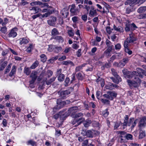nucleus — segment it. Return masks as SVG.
<instances>
[{"mask_svg": "<svg viewBox=\"0 0 146 146\" xmlns=\"http://www.w3.org/2000/svg\"><path fill=\"white\" fill-rule=\"evenodd\" d=\"M60 13L62 17L65 18L68 17L69 15V10L67 8H64L61 11Z\"/></svg>", "mask_w": 146, "mask_h": 146, "instance_id": "nucleus-10", "label": "nucleus"}, {"mask_svg": "<svg viewBox=\"0 0 146 146\" xmlns=\"http://www.w3.org/2000/svg\"><path fill=\"white\" fill-rule=\"evenodd\" d=\"M29 10L32 11L33 13L35 14L41 11V10L38 6H35L29 8Z\"/></svg>", "mask_w": 146, "mask_h": 146, "instance_id": "nucleus-14", "label": "nucleus"}, {"mask_svg": "<svg viewBox=\"0 0 146 146\" xmlns=\"http://www.w3.org/2000/svg\"><path fill=\"white\" fill-rule=\"evenodd\" d=\"M70 81V79L68 77L66 78L64 82L65 84H64L65 86H67L68 85L69 82Z\"/></svg>", "mask_w": 146, "mask_h": 146, "instance_id": "nucleus-56", "label": "nucleus"}, {"mask_svg": "<svg viewBox=\"0 0 146 146\" xmlns=\"http://www.w3.org/2000/svg\"><path fill=\"white\" fill-rule=\"evenodd\" d=\"M82 122H83V124L84 126L85 127H87L89 126L90 124L91 123V121L89 119H87L86 121H83Z\"/></svg>", "mask_w": 146, "mask_h": 146, "instance_id": "nucleus-26", "label": "nucleus"}, {"mask_svg": "<svg viewBox=\"0 0 146 146\" xmlns=\"http://www.w3.org/2000/svg\"><path fill=\"white\" fill-rule=\"evenodd\" d=\"M56 78V77L55 76H53L51 78L49 79L48 80H47L46 82V83L47 85H49L51 84L52 82H54L55 79Z\"/></svg>", "mask_w": 146, "mask_h": 146, "instance_id": "nucleus-31", "label": "nucleus"}, {"mask_svg": "<svg viewBox=\"0 0 146 146\" xmlns=\"http://www.w3.org/2000/svg\"><path fill=\"white\" fill-rule=\"evenodd\" d=\"M77 110L78 107H73L70 108L68 111V114H74L77 111Z\"/></svg>", "mask_w": 146, "mask_h": 146, "instance_id": "nucleus-17", "label": "nucleus"}, {"mask_svg": "<svg viewBox=\"0 0 146 146\" xmlns=\"http://www.w3.org/2000/svg\"><path fill=\"white\" fill-rule=\"evenodd\" d=\"M16 71V67L14 65L12 67V70L9 73V76L12 77L13 75L15 73Z\"/></svg>", "mask_w": 146, "mask_h": 146, "instance_id": "nucleus-25", "label": "nucleus"}, {"mask_svg": "<svg viewBox=\"0 0 146 146\" xmlns=\"http://www.w3.org/2000/svg\"><path fill=\"white\" fill-rule=\"evenodd\" d=\"M133 10V9L131 7H128L126 9V13L127 14H129L130 12H132Z\"/></svg>", "mask_w": 146, "mask_h": 146, "instance_id": "nucleus-50", "label": "nucleus"}, {"mask_svg": "<svg viewBox=\"0 0 146 146\" xmlns=\"http://www.w3.org/2000/svg\"><path fill=\"white\" fill-rule=\"evenodd\" d=\"M137 71H134L130 74L127 73L125 70H123L122 72L124 77L125 78H133L134 81H132L130 80H127V82L128 85L130 86H133L135 87L137 86L138 83L140 84L141 82V80L139 78L138 76L142 78L143 76L141 74L146 76V71L140 68H137Z\"/></svg>", "mask_w": 146, "mask_h": 146, "instance_id": "nucleus-1", "label": "nucleus"}, {"mask_svg": "<svg viewBox=\"0 0 146 146\" xmlns=\"http://www.w3.org/2000/svg\"><path fill=\"white\" fill-rule=\"evenodd\" d=\"M137 0H127L125 2V4H129L130 6H133L135 4H137Z\"/></svg>", "mask_w": 146, "mask_h": 146, "instance_id": "nucleus-16", "label": "nucleus"}, {"mask_svg": "<svg viewBox=\"0 0 146 146\" xmlns=\"http://www.w3.org/2000/svg\"><path fill=\"white\" fill-rule=\"evenodd\" d=\"M53 51L56 53H58L62 50V47L60 46H57L54 45L52 47Z\"/></svg>", "mask_w": 146, "mask_h": 146, "instance_id": "nucleus-18", "label": "nucleus"}, {"mask_svg": "<svg viewBox=\"0 0 146 146\" xmlns=\"http://www.w3.org/2000/svg\"><path fill=\"white\" fill-rule=\"evenodd\" d=\"M129 61L128 58H124L122 60V62L121 63L122 64L123 66H125V64L127 63Z\"/></svg>", "mask_w": 146, "mask_h": 146, "instance_id": "nucleus-46", "label": "nucleus"}, {"mask_svg": "<svg viewBox=\"0 0 146 146\" xmlns=\"http://www.w3.org/2000/svg\"><path fill=\"white\" fill-rule=\"evenodd\" d=\"M132 29L131 23L127 24L126 25V27L125 28V30L126 31L128 32L130 31L132 32L133 31Z\"/></svg>", "mask_w": 146, "mask_h": 146, "instance_id": "nucleus-24", "label": "nucleus"}, {"mask_svg": "<svg viewBox=\"0 0 146 146\" xmlns=\"http://www.w3.org/2000/svg\"><path fill=\"white\" fill-rule=\"evenodd\" d=\"M53 74L52 71L50 70H48L46 72V75H47L48 78L51 77Z\"/></svg>", "mask_w": 146, "mask_h": 146, "instance_id": "nucleus-51", "label": "nucleus"}, {"mask_svg": "<svg viewBox=\"0 0 146 146\" xmlns=\"http://www.w3.org/2000/svg\"><path fill=\"white\" fill-rule=\"evenodd\" d=\"M137 119H136L134 120V118L133 117L130 118L129 120L126 122V125H124L123 126L124 128H125V127H126L127 126H130L131 125V129H133L135 126L137 124Z\"/></svg>", "mask_w": 146, "mask_h": 146, "instance_id": "nucleus-4", "label": "nucleus"}, {"mask_svg": "<svg viewBox=\"0 0 146 146\" xmlns=\"http://www.w3.org/2000/svg\"><path fill=\"white\" fill-rule=\"evenodd\" d=\"M41 14L40 13H38L37 14L34 15L32 16V18L33 19H34L36 18H37V17H40V16H41Z\"/></svg>", "mask_w": 146, "mask_h": 146, "instance_id": "nucleus-64", "label": "nucleus"}, {"mask_svg": "<svg viewBox=\"0 0 146 146\" xmlns=\"http://www.w3.org/2000/svg\"><path fill=\"white\" fill-rule=\"evenodd\" d=\"M84 136H86L88 137L92 138L93 136L92 132L90 130H88L86 131H84L81 133Z\"/></svg>", "mask_w": 146, "mask_h": 146, "instance_id": "nucleus-13", "label": "nucleus"}, {"mask_svg": "<svg viewBox=\"0 0 146 146\" xmlns=\"http://www.w3.org/2000/svg\"><path fill=\"white\" fill-rule=\"evenodd\" d=\"M98 15L96 10L94 9V7L92 6L91 7L89 15L90 17H94Z\"/></svg>", "mask_w": 146, "mask_h": 146, "instance_id": "nucleus-11", "label": "nucleus"}, {"mask_svg": "<svg viewBox=\"0 0 146 146\" xmlns=\"http://www.w3.org/2000/svg\"><path fill=\"white\" fill-rule=\"evenodd\" d=\"M84 120V119L82 118H80L79 119L75 118L73 120L72 123L73 125L76 123L75 125V126H77L80 125Z\"/></svg>", "mask_w": 146, "mask_h": 146, "instance_id": "nucleus-8", "label": "nucleus"}, {"mask_svg": "<svg viewBox=\"0 0 146 146\" xmlns=\"http://www.w3.org/2000/svg\"><path fill=\"white\" fill-rule=\"evenodd\" d=\"M64 115V113H63V112L60 111L58 113L56 114L53 116V117L56 119H57L59 118L60 116Z\"/></svg>", "mask_w": 146, "mask_h": 146, "instance_id": "nucleus-36", "label": "nucleus"}, {"mask_svg": "<svg viewBox=\"0 0 146 146\" xmlns=\"http://www.w3.org/2000/svg\"><path fill=\"white\" fill-rule=\"evenodd\" d=\"M105 4L106 5V6L104 7H103V13H107L109 12V8H110V5H107L106 3Z\"/></svg>", "mask_w": 146, "mask_h": 146, "instance_id": "nucleus-27", "label": "nucleus"}, {"mask_svg": "<svg viewBox=\"0 0 146 146\" xmlns=\"http://www.w3.org/2000/svg\"><path fill=\"white\" fill-rule=\"evenodd\" d=\"M88 144V140L86 139L83 141L82 143V146H87Z\"/></svg>", "mask_w": 146, "mask_h": 146, "instance_id": "nucleus-58", "label": "nucleus"}, {"mask_svg": "<svg viewBox=\"0 0 146 146\" xmlns=\"http://www.w3.org/2000/svg\"><path fill=\"white\" fill-rule=\"evenodd\" d=\"M70 90H72L73 88H70V89L68 90L62 91H59L58 92V94L63 99H65L66 98L67 96L70 93Z\"/></svg>", "mask_w": 146, "mask_h": 146, "instance_id": "nucleus-6", "label": "nucleus"}, {"mask_svg": "<svg viewBox=\"0 0 146 146\" xmlns=\"http://www.w3.org/2000/svg\"><path fill=\"white\" fill-rule=\"evenodd\" d=\"M37 72H32L30 76V77L36 80L37 78Z\"/></svg>", "mask_w": 146, "mask_h": 146, "instance_id": "nucleus-34", "label": "nucleus"}, {"mask_svg": "<svg viewBox=\"0 0 146 146\" xmlns=\"http://www.w3.org/2000/svg\"><path fill=\"white\" fill-rule=\"evenodd\" d=\"M101 101L102 102V103L104 104H110V101L104 98H102L101 99Z\"/></svg>", "mask_w": 146, "mask_h": 146, "instance_id": "nucleus-43", "label": "nucleus"}, {"mask_svg": "<svg viewBox=\"0 0 146 146\" xmlns=\"http://www.w3.org/2000/svg\"><path fill=\"white\" fill-rule=\"evenodd\" d=\"M30 4L32 6H34V5H42L43 4V3L42 2L39 1H33L31 2Z\"/></svg>", "mask_w": 146, "mask_h": 146, "instance_id": "nucleus-28", "label": "nucleus"}, {"mask_svg": "<svg viewBox=\"0 0 146 146\" xmlns=\"http://www.w3.org/2000/svg\"><path fill=\"white\" fill-rule=\"evenodd\" d=\"M33 48V44H30L29 46L27 48L26 51L28 52H30L32 50Z\"/></svg>", "mask_w": 146, "mask_h": 146, "instance_id": "nucleus-45", "label": "nucleus"}, {"mask_svg": "<svg viewBox=\"0 0 146 146\" xmlns=\"http://www.w3.org/2000/svg\"><path fill=\"white\" fill-rule=\"evenodd\" d=\"M39 62L38 61H36L31 66V68L32 69H35L38 65Z\"/></svg>", "mask_w": 146, "mask_h": 146, "instance_id": "nucleus-42", "label": "nucleus"}, {"mask_svg": "<svg viewBox=\"0 0 146 146\" xmlns=\"http://www.w3.org/2000/svg\"><path fill=\"white\" fill-rule=\"evenodd\" d=\"M108 93H109L110 98V100H112L114 98L116 97L117 93L115 91H109L107 92Z\"/></svg>", "mask_w": 146, "mask_h": 146, "instance_id": "nucleus-15", "label": "nucleus"}, {"mask_svg": "<svg viewBox=\"0 0 146 146\" xmlns=\"http://www.w3.org/2000/svg\"><path fill=\"white\" fill-rule=\"evenodd\" d=\"M17 29L16 28H14L12 29L8 34L9 37L13 38L15 37L17 35Z\"/></svg>", "mask_w": 146, "mask_h": 146, "instance_id": "nucleus-9", "label": "nucleus"}, {"mask_svg": "<svg viewBox=\"0 0 146 146\" xmlns=\"http://www.w3.org/2000/svg\"><path fill=\"white\" fill-rule=\"evenodd\" d=\"M54 11V10H48V12L44 14H42L41 15L42 18H46L52 14L53 12Z\"/></svg>", "mask_w": 146, "mask_h": 146, "instance_id": "nucleus-20", "label": "nucleus"}, {"mask_svg": "<svg viewBox=\"0 0 146 146\" xmlns=\"http://www.w3.org/2000/svg\"><path fill=\"white\" fill-rule=\"evenodd\" d=\"M118 87L117 85L110 82L106 85L105 86L106 88L107 89L110 90H112L114 89V88H118Z\"/></svg>", "mask_w": 146, "mask_h": 146, "instance_id": "nucleus-12", "label": "nucleus"}, {"mask_svg": "<svg viewBox=\"0 0 146 146\" xmlns=\"http://www.w3.org/2000/svg\"><path fill=\"white\" fill-rule=\"evenodd\" d=\"M115 48L116 50H119L121 48V45L119 43H117L115 46Z\"/></svg>", "mask_w": 146, "mask_h": 146, "instance_id": "nucleus-61", "label": "nucleus"}, {"mask_svg": "<svg viewBox=\"0 0 146 146\" xmlns=\"http://www.w3.org/2000/svg\"><path fill=\"white\" fill-rule=\"evenodd\" d=\"M29 39L26 38H21L19 39L20 44L21 45L27 44L29 42Z\"/></svg>", "mask_w": 146, "mask_h": 146, "instance_id": "nucleus-21", "label": "nucleus"}, {"mask_svg": "<svg viewBox=\"0 0 146 146\" xmlns=\"http://www.w3.org/2000/svg\"><path fill=\"white\" fill-rule=\"evenodd\" d=\"M40 57L41 58V60L43 62H45L46 60V56L44 54H42L40 56Z\"/></svg>", "mask_w": 146, "mask_h": 146, "instance_id": "nucleus-47", "label": "nucleus"}, {"mask_svg": "<svg viewBox=\"0 0 146 146\" xmlns=\"http://www.w3.org/2000/svg\"><path fill=\"white\" fill-rule=\"evenodd\" d=\"M115 79L113 77H110V78L112 80L113 82L116 84H118L119 82L121 81V79L120 77H117V78H115Z\"/></svg>", "mask_w": 146, "mask_h": 146, "instance_id": "nucleus-23", "label": "nucleus"}, {"mask_svg": "<svg viewBox=\"0 0 146 146\" xmlns=\"http://www.w3.org/2000/svg\"><path fill=\"white\" fill-rule=\"evenodd\" d=\"M24 72L28 76L31 73V70L29 68L25 67L24 69Z\"/></svg>", "mask_w": 146, "mask_h": 146, "instance_id": "nucleus-29", "label": "nucleus"}, {"mask_svg": "<svg viewBox=\"0 0 146 146\" xmlns=\"http://www.w3.org/2000/svg\"><path fill=\"white\" fill-rule=\"evenodd\" d=\"M68 33L70 37H72L74 35V31L72 30H70L68 31Z\"/></svg>", "mask_w": 146, "mask_h": 146, "instance_id": "nucleus-55", "label": "nucleus"}, {"mask_svg": "<svg viewBox=\"0 0 146 146\" xmlns=\"http://www.w3.org/2000/svg\"><path fill=\"white\" fill-rule=\"evenodd\" d=\"M70 6V11L72 15H76L79 12L78 9L76 8L74 4H72Z\"/></svg>", "mask_w": 146, "mask_h": 146, "instance_id": "nucleus-7", "label": "nucleus"}, {"mask_svg": "<svg viewBox=\"0 0 146 146\" xmlns=\"http://www.w3.org/2000/svg\"><path fill=\"white\" fill-rule=\"evenodd\" d=\"M64 78L65 76L64 75L62 74H60L58 76V79L59 81L62 82L64 80Z\"/></svg>", "mask_w": 146, "mask_h": 146, "instance_id": "nucleus-33", "label": "nucleus"}, {"mask_svg": "<svg viewBox=\"0 0 146 146\" xmlns=\"http://www.w3.org/2000/svg\"><path fill=\"white\" fill-rule=\"evenodd\" d=\"M81 19L84 21H86L87 19V16L86 15H84L82 16Z\"/></svg>", "mask_w": 146, "mask_h": 146, "instance_id": "nucleus-60", "label": "nucleus"}, {"mask_svg": "<svg viewBox=\"0 0 146 146\" xmlns=\"http://www.w3.org/2000/svg\"><path fill=\"white\" fill-rule=\"evenodd\" d=\"M63 64L65 65H68L70 64L72 66L74 65L73 63L70 60H67L66 61H64L62 63Z\"/></svg>", "mask_w": 146, "mask_h": 146, "instance_id": "nucleus-37", "label": "nucleus"}, {"mask_svg": "<svg viewBox=\"0 0 146 146\" xmlns=\"http://www.w3.org/2000/svg\"><path fill=\"white\" fill-rule=\"evenodd\" d=\"M56 20V18L55 17H52V19L48 21V23L50 26H53L55 24V22Z\"/></svg>", "mask_w": 146, "mask_h": 146, "instance_id": "nucleus-19", "label": "nucleus"}, {"mask_svg": "<svg viewBox=\"0 0 146 146\" xmlns=\"http://www.w3.org/2000/svg\"><path fill=\"white\" fill-rule=\"evenodd\" d=\"M57 105L56 106L54 107L53 109V111L54 112H55L58 110L61 109L66 104V102L62 101L60 99H57L56 101Z\"/></svg>", "mask_w": 146, "mask_h": 146, "instance_id": "nucleus-3", "label": "nucleus"}, {"mask_svg": "<svg viewBox=\"0 0 146 146\" xmlns=\"http://www.w3.org/2000/svg\"><path fill=\"white\" fill-rule=\"evenodd\" d=\"M55 40L58 41L59 42H62L63 41V39L61 36H57L54 38Z\"/></svg>", "mask_w": 146, "mask_h": 146, "instance_id": "nucleus-35", "label": "nucleus"}, {"mask_svg": "<svg viewBox=\"0 0 146 146\" xmlns=\"http://www.w3.org/2000/svg\"><path fill=\"white\" fill-rule=\"evenodd\" d=\"M36 142L32 140H29L28 141L27 143V144L28 145H31L33 146H34L36 144Z\"/></svg>", "mask_w": 146, "mask_h": 146, "instance_id": "nucleus-41", "label": "nucleus"}, {"mask_svg": "<svg viewBox=\"0 0 146 146\" xmlns=\"http://www.w3.org/2000/svg\"><path fill=\"white\" fill-rule=\"evenodd\" d=\"M113 28L116 31H117L121 32H122L123 28L121 26H118L117 27L115 25H114Z\"/></svg>", "mask_w": 146, "mask_h": 146, "instance_id": "nucleus-32", "label": "nucleus"}, {"mask_svg": "<svg viewBox=\"0 0 146 146\" xmlns=\"http://www.w3.org/2000/svg\"><path fill=\"white\" fill-rule=\"evenodd\" d=\"M104 54L107 58H108L111 56V52L106 50L104 52Z\"/></svg>", "mask_w": 146, "mask_h": 146, "instance_id": "nucleus-49", "label": "nucleus"}, {"mask_svg": "<svg viewBox=\"0 0 146 146\" xmlns=\"http://www.w3.org/2000/svg\"><path fill=\"white\" fill-rule=\"evenodd\" d=\"M1 32L4 34H5L7 32V28L6 27H4L1 28Z\"/></svg>", "mask_w": 146, "mask_h": 146, "instance_id": "nucleus-59", "label": "nucleus"}, {"mask_svg": "<svg viewBox=\"0 0 146 146\" xmlns=\"http://www.w3.org/2000/svg\"><path fill=\"white\" fill-rule=\"evenodd\" d=\"M111 72L112 74L114 76L115 78H117V77H120L117 74V73L116 72L115 70L113 68L111 69Z\"/></svg>", "mask_w": 146, "mask_h": 146, "instance_id": "nucleus-39", "label": "nucleus"}, {"mask_svg": "<svg viewBox=\"0 0 146 146\" xmlns=\"http://www.w3.org/2000/svg\"><path fill=\"white\" fill-rule=\"evenodd\" d=\"M79 18L78 17L74 16L72 18V20L74 23H76L79 20Z\"/></svg>", "mask_w": 146, "mask_h": 146, "instance_id": "nucleus-54", "label": "nucleus"}, {"mask_svg": "<svg viewBox=\"0 0 146 146\" xmlns=\"http://www.w3.org/2000/svg\"><path fill=\"white\" fill-rule=\"evenodd\" d=\"M124 120L123 123V126L124 125H126V122L128 121L129 119V117L128 115H125L124 117Z\"/></svg>", "mask_w": 146, "mask_h": 146, "instance_id": "nucleus-57", "label": "nucleus"}, {"mask_svg": "<svg viewBox=\"0 0 146 146\" xmlns=\"http://www.w3.org/2000/svg\"><path fill=\"white\" fill-rule=\"evenodd\" d=\"M136 40V38L135 37L134 34L131 32L129 34V36L127 39L124 42V46L125 47H128V44L133 42Z\"/></svg>", "mask_w": 146, "mask_h": 146, "instance_id": "nucleus-2", "label": "nucleus"}, {"mask_svg": "<svg viewBox=\"0 0 146 146\" xmlns=\"http://www.w3.org/2000/svg\"><path fill=\"white\" fill-rule=\"evenodd\" d=\"M51 33L52 35H55L58 34L59 33L56 29L54 28L52 30Z\"/></svg>", "mask_w": 146, "mask_h": 146, "instance_id": "nucleus-48", "label": "nucleus"}, {"mask_svg": "<svg viewBox=\"0 0 146 146\" xmlns=\"http://www.w3.org/2000/svg\"><path fill=\"white\" fill-rule=\"evenodd\" d=\"M82 50L81 49H79L76 52V55L78 57H80L82 55Z\"/></svg>", "mask_w": 146, "mask_h": 146, "instance_id": "nucleus-63", "label": "nucleus"}, {"mask_svg": "<svg viewBox=\"0 0 146 146\" xmlns=\"http://www.w3.org/2000/svg\"><path fill=\"white\" fill-rule=\"evenodd\" d=\"M54 10L53 8L51 6H49V7L46 9H44L42 11H41L42 13H45L48 12V10Z\"/></svg>", "mask_w": 146, "mask_h": 146, "instance_id": "nucleus-52", "label": "nucleus"}, {"mask_svg": "<svg viewBox=\"0 0 146 146\" xmlns=\"http://www.w3.org/2000/svg\"><path fill=\"white\" fill-rule=\"evenodd\" d=\"M125 137L127 140H132L133 139L132 135L129 133L126 134Z\"/></svg>", "mask_w": 146, "mask_h": 146, "instance_id": "nucleus-44", "label": "nucleus"}, {"mask_svg": "<svg viewBox=\"0 0 146 146\" xmlns=\"http://www.w3.org/2000/svg\"><path fill=\"white\" fill-rule=\"evenodd\" d=\"M139 138L141 139L143 138L145 136V131L142 129H139Z\"/></svg>", "mask_w": 146, "mask_h": 146, "instance_id": "nucleus-22", "label": "nucleus"}, {"mask_svg": "<svg viewBox=\"0 0 146 146\" xmlns=\"http://www.w3.org/2000/svg\"><path fill=\"white\" fill-rule=\"evenodd\" d=\"M146 117H144L141 118L139 123L138 127L139 129H143L146 126Z\"/></svg>", "mask_w": 146, "mask_h": 146, "instance_id": "nucleus-5", "label": "nucleus"}, {"mask_svg": "<svg viewBox=\"0 0 146 146\" xmlns=\"http://www.w3.org/2000/svg\"><path fill=\"white\" fill-rule=\"evenodd\" d=\"M86 64H84L80 66H79L76 68V72H78L82 69V68L85 66L86 65Z\"/></svg>", "mask_w": 146, "mask_h": 146, "instance_id": "nucleus-38", "label": "nucleus"}, {"mask_svg": "<svg viewBox=\"0 0 146 146\" xmlns=\"http://www.w3.org/2000/svg\"><path fill=\"white\" fill-rule=\"evenodd\" d=\"M11 64H9L6 67V68L5 69V73L6 74L7 73H8L10 71V69L11 68Z\"/></svg>", "mask_w": 146, "mask_h": 146, "instance_id": "nucleus-53", "label": "nucleus"}, {"mask_svg": "<svg viewBox=\"0 0 146 146\" xmlns=\"http://www.w3.org/2000/svg\"><path fill=\"white\" fill-rule=\"evenodd\" d=\"M106 30L107 32L109 34H110L111 32V30L110 27L109 26H108L106 27Z\"/></svg>", "mask_w": 146, "mask_h": 146, "instance_id": "nucleus-62", "label": "nucleus"}, {"mask_svg": "<svg viewBox=\"0 0 146 146\" xmlns=\"http://www.w3.org/2000/svg\"><path fill=\"white\" fill-rule=\"evenodd\" d=\"M7 61H5L1 64L0 68V71L3 70L5 67L7 66Z\"/></svg>", "mask_w": 146, "mask_h": 146, "instance_id": "nucleus-40", "label": "nucleus"}, {"mask_svg": "<svg viewBox=\"0 0 146 146\" xmlns=\"http://www.w3.org/2000/svg\"><path fill=\"white\" fill-rule=\"evenodd\" d=\"M146 11V6L140 7L137 10V12L139 13H142Z\"/></svg>", "mask_w": 146, "mask_h": 146, "instance_id": "nucleus-30", "label": "nucleus"}]
</instances>
